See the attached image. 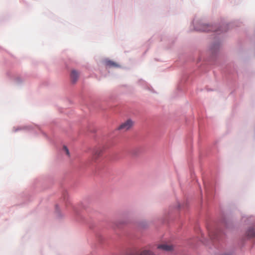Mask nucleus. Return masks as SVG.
<instances>
[{
	"label": "nucleus",
	"mask_w": 255,
	"mask_h": 255,
	"mask_svg": "<svg viewBox=\"0 0 255 255\" xmlns=\"http://www.w3.org/2000/svg\"><path fill=\"white\" fill-rule=\"evenodd\" d=\"M79 74L77 71L76 70H72L71 73V80L73 83H75L77 81L79 78Z\"/></svg>",
	"instance_id": "obj_5"
},
{
	"label": "nucleus",
	"mask_w": 255,
	"mask_h": 255,
	"mask_svg": "<svg viewBox=\"0 0 255 255\" xmlns=\"http://www.w3.org/2000/svg\"><path fill=\"white\" fill-rule=\"evenodd\" d=\"M133 125V123L131 120H128L120 125L119 127V129L124 131H126L131 128Z\"/></svg>",
	"instance_id": "obj_1"
},
{
	"label": "nucleus",
	"mask_w": 255,
	"mask_h": 255,
	"mask_svg": "<svg viewBox=\"0 0 255 255\" xmlns=\"http://www.w3.org/2000/svg\"><path fill=\"white\" fill-rule=\"evenodd\" d=\"M104 148L103 147H97L94 150L93 158L96 159L99 157L103 153Z\"/></svg>",
	"instance_id": "obj_2"
},
{
	"label": "nucleus",
	"mask_w": 255,
	"mask_h": 255,
	"mask_svg": "<svg viewBox=\"0 0 255 255\" xmlns=\"http://www.w3.org/2000/svg\"><path fill=\"white\" fill-rule=\"evenodd\" d=\"M63 151L65 152V153L68 155V156H69L70 155V153H69V150L67 148V147L65 146H63Z\"/></svg>",
	"instance_id": "obj_8"
},
{
	"label": "nucleus",
	"mask_w": 255,
	"mask_h": 255,
	"mask_svg": "<svg viewBox=\"0 0 255 255\" xmlns=\"http://www.w3.org/2000/svg\"><path fill=\"white\" fill-rule=\"evenodd\" d=\"M135 255H155L152 251L149 250L144 249L139 252L137 253Z\"/></svg>",
	"instance_id": "obj_4"
},
{
	"label": "nucleus",
	"mask_w": 255,
	"mask_h": 255,
	"mask_svg": "<svg viewBox=\"0 0 255 255\" xmlns=\"http://www.w3.org/2000/svg\"><path fill=\"white\" fill-rule=\"evenodd\" d=\"M105 63L106 66H109L110 67H118V65L115 62L111 61V60H107L105 61Z\"/></svg>",
	"instance_id": "obj_7"
},
{
	"label": "nucleus",
	"mask_w": 255,
	"mask_h": 255,
	"mask_svg": "<svg viewBox=\"0 0 255 255\" xmlns=\"http://www.w3.org/2000/svg\"><path fill=\"white\" fill-rule=\"evenodd\" d=\"M157 248L165 251H170L173 249V246L167 244H161L158 245Z\"/></svg>",
	"instance_id": "obj_3"
},
{
	"label": "nucleus",
	"mask_w": 255,
	"mask_h": 255,
	"mask_svg": "<svg viewBox=\"0 0 255 255\" xmlns=\"http://www.w3.org/2000/svg\"><path fill=\"white\" fill-rule=\"evenodd\" d=\"M247 236L250 238L255 237V230L254 228H251L247 232Z\"/></svg>",
	"instance_id": "obj_6"
}]
</instances>
